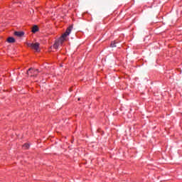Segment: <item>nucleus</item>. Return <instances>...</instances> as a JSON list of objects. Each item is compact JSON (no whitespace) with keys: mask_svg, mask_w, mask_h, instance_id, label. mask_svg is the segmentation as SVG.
Returning <instances> with one entry per match:
<instances>
[{"mask_svg":"<svg viewBox=\"0 0 182 182\" xmlns=\"http://www.w3.org/2000/svg\"><path fill=\"white\" fill-rule=\"evenodd\" d=\"M116 43H117V42L116 41H113L111 43V48H116Z\"/></svg>","mask_w":182,"mask_h":182,"instance_id":"obj_8","label":"nucleus"},{"mask_svg":"<svg viewBox=\"0 0 182 182\" xmlns=\"http://www.w3.org/2000/svg\"><path fill=\"white\" fill-rule=\"evenodd\" d=\"M7 42H9V43H15V38H14V37H9L7 38Z\"/></svg>","mask_w":182,"mask_h":182,"instance_id":"obj_6","label":"nucleus"},{"mask_svg":"<svg viewBox=\"0 0 182 182\" xmlns=\"http://www.w3.org/2000/svg\"><path fill=\"white\" fill-rule=\"evenodd\" d=\"M72 29H73V26H70L66 31L62 35V36L54 43L53 48L54 49H58L59 46H63V43H65L66 41V37L70 35V32H72Z\"/></svg>","mask_w":182,"mask_h":182,"instance_id":"obj_1","label":"nucleus"},{"mask_svg":"<svg viewBox=\"0 0 182 182\" xmlns=\"http://www.w3.org/2000/svg\"><path fill=\"white\" fill-rule=\"evenodd\" d=\"M39 31V27H38V26H34L32 28L31 32H33V33H36V32Z\"/></svg>","mask_w":182,"mask_h":182,"instance_id":"obj_5","label":"nucleus"},{"mask_svg":"<svg viewBox=\"0 0 182 182\" xmlns=\"http://www.w3.org/2000/svg\"><path fill=\"white\" fill-rule=\"evenodd\" d=\"M78 100H80V98H78Z\"/></svg>","mask_w":182,"mask_h":182,"instance_id":"obj_10","label":"nucleus"},{"mask_svg":"<svg viewBox=\"0 0 182 182\" xmlns=\"http://www.w3.org/2000/svg\"><path fill=\"white\" fill-rule=\"evenodd\" d=\"M14 35L15 36H18V38H22V36L25 35V33H23V31H16L14 32Z\"/></svg>","mask_w":182,"mask_h":182,"instance_id":"obj_4","label":"nucleus"},{"mask_svg":"<svg viewBox=\"0 0 182 182\" xmlns=\"http://www.w3.org/2000/svg\"><path fill=\"white\" fill-rule=\"evenodd\" d=\"M31 147V144L26 143L23 145V149L24 150H28V149Z\"/></svg>","mask_w":182,"mask_h":182,"instance_id":"obj_7","label":"nucleus"},{"mask_svg":"<svg viewBox=\"0 0 182 182\" xmlns=\"http://www.w3.org/2000/svg\"><path fill=\"white\" fill-rule=\"evenodd\" d=\"M42 80H43V78L40 79V80H37L36 82H42Z\"/></svg>","mask_w":182,"mask_h":182,"instance_id":"obj_9","label":"nucleus"},{"mask_svg":"<svg viewBox=\"0 0 182 182\" xmlns=\"http://www.w3.org/2000/svg\"><path fill=\"white\" fill-rule=\"evenodd\" d=\"M41 44L39 43H27L28 48H31L33 50H36V52H40L41 48H39Z\"/></svg>","mask_w":182,"mask_h":182,"instance_id":"obj_2","label":"nucleus"},{"mask_svg":"<svg viewBox=\"0 0 182 182\" xmlns=\"http://www.w3.org/2000/svg\"><path fill=\"white\" fill-rule=\"evenodd\" d=\"M38 73H39L38 70H35L33 68H29L28 69V75H30V76L31 77H33V76H37Z\"/></svg>","mask_w":182,"mask_h":182,"instance_id":"obj_3","label":"nucleus"}]
</instances>
